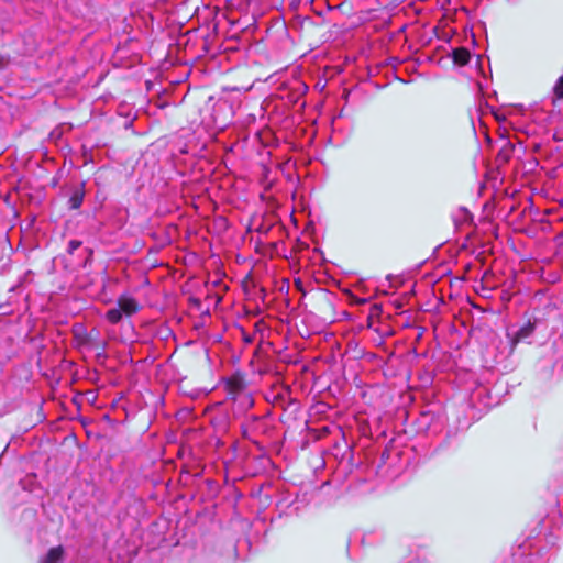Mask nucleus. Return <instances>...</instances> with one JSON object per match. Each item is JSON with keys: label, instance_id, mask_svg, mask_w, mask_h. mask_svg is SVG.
<instances>
[{"label": "nucleus", "instance_id": "1", "mask_svg": "<svg viewBox=\"0 0 563 563\" xmlns=\"http://www.w3.org/2000/svg\"><path fill=\"white\" fill-rule=\"evenodd\" d=\"M74 339L77 347H90L91 333H88L82 325L74 329Z\"/></svg>", "mask_w": 563, "mask_h": 563}, {"label": "nucleus", "instance_id": "2", "mask_svg": "<svg viewBox=\"0 0 563 563\" xmlns=\"http://www.w3.org/2000/svg\"><path fill=\"white\" fill-rule=\"evenodd\" d=\"M118 306L121 309V311L128 316H132V314L136 313L139 310V305H137L136 300L131 297L119 298Z\"/></svg>", "mask_w": 563, "mask_h": 563}, {"label": "nucleus", "instance_id": "3", "mask_svg": "<svg viewBox=\"0 0 563 563\" xmlns=\"http://www.w3.org/2000/svg\"><path fill=\"white\" fill-rule=\"evenodd\" d=\"M64 549L58 545L49 549L47 554L42 559L41 563H58L63 559Z\"/></svg>", "mask_w": 563, "mask_h": 563}, {"label": "nucleus", "instance_id": "4", "mask_svg": "<svg viewBox=\"0 0 563 563\" xmlns=\"http://www.w3.org/2000/svg\"><path fill=\"white\" fill-rule=\"evenodd\" d=\"M536 330L534 322L529 321L525 325H522L515 334L514 343H517L519 341H523L527 338H529Z\"/></svg>", "mask_w": 563, "mask_h": 563}, {"label": "nucleus", "instance_id": "5", "mask_svg": "<svg viewBox=\"0 0 563 563\" xmlns=\"http://www.w3.org/2000/svg\"><path fill=\"white\" fill-rule=\"evenodd\" d=\"M470 59L471 54L466 48L460 47L453 51V60L455 64L464 66L470 62Z\"/></svg>", "mask_w": 563, "mask_h": 563}, {"label": "nucleus", "instance_id": "6", "mask_svg": "<svg viewBox=\"0 0 563 563\" xmlns=\"http://www.w3.org/2000/svg\"><path fill=\"white\" fill-rule=\"evenodd\" d=\"M84 201V192L76 190L68 199L69 209L76 210L79 209Z\"/></svg>", "mask_w": 563, "mask_h": 563}, {"label": "nucleus", "instance_id": "7", "mask_svg": "<svg viewBox=\"0 0 563 563\" xmlns=\"http://www.w3.org/2000/svg\"><path fill=\"white\" fill-rule=\"evenodd\" d=\"M122 311L121 309L118 307V308H112L110 310L107 311L106 313V319L111 323V324H117L121 321L122 319Z\"/></svg>", "mask_w": 563, "mask_h": 563}, {"label": "nucleus", "instance_id": "8", "mask_svg": "<svg viewBox=\"0 0 563 563\" xmlns=\"http://www.w3.org/2000/svg\"><path fill=\"white\" fill-rule=\"evenodd\" d=\"M553 93L558 99H563V75L555 81L553 86Z\"/></svg>", "mask_w": 563, "mask_h": 563}, {"label": "nucleus", "instance_id": "9", "mask_svg": "<svg viewBox=\"0 0 563 563\" xmlns=\"http://www.w3.org/2000/svg\"><path fill=\"white\" fill-rule=\"evenodd\" d=\"M80 245H81V242H80V241H78V240H71V241H69V243H68V249H67L68 253H69V254H73L77 249H79V247H80Z\"/></svg>", "mask_w": 563, "mask_h": 563}]
</instances>
